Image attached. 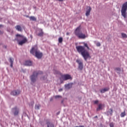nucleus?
Returning a JSON list of instances; mask_svg holds the SVG:
<instances>
[{
  "mask_svg": "<svg viewBox=\"0 0 127 127\" xmlns=\"http://www.w3.org/2000/svg\"><path fill=\"white\" fill-rule=\"evenodd\" d=\"M83 45V46H76L75 48L76 49V51L77 52L79 53V54L82 56V57L84 59V61H87V59L89 58H91V56L89 51L85 49V47L87 48V50H89L90 48L88 46L87 43L85 42L82 43Z\"/></svg>",
  "mask_w": 127,
  "mask_h": 127,
  "instance_id": "1",
  "label": "nucleus"
},
{
  "mask_svg": "<svg viewBox=\"0 0 127 127\" xmlns=\"http://www.w3.org/2000/svg\"><path fill=\"white\" fill-rule=\"evenodd\" d=\"M74 35H75L78 39H85L87 38V36L82 32L81 25L75 28V30H74Z\"/></svg>",
  "mask_w": 127,
  "mask_h": 127,
  "instance_id": "2",
  "label": "nucleus"
},
{
  "mask_svg": "<svg viewBox=\"0 0 127 127\" xmlns=\"http://www.w3.org/2000/svg\"><path fill=\"white\" fill-rule=\"evenodd\" d=\"M16 37L15 39V40L18 42L19 45L22 46L23 44H25L28 41V40L26 38V37L22 35L17 34L16 35Z\"/></svg>",
  "mask_w": 127,
  "mask_h": 127,
  "instance_id": "3",
  "label": "nucleus"
},
{
  "mask_svg": "<svg viewBox=\"0 0 127 127\" xmlns=\"http://www.w3.org/2000/svg\"><path fill=\"white\" fill-rule=\"evenodd\" d=\"M30 53L38 59H41L43 56L42 53L38 50L37 46H34L32 48Z\"/></svg>",
  "mask_w": 127,
  "mask_h": 127,
  "instance_id": "4",
  "label": "nucleus"
},
{
  "mask_svg": "<svg viewBox=\"0 0 127 127\" xmlns=\"http://www.w3.org/2000/svg\"><path fill=\"white\" fill-rule=\"evenodd\" d=\"M42 74H43L42 71H34L33 74L30 76L32 82L35 83L37 80L38 75Z\"/></svg>",
  "mask_w": 127,
  "mask_h": 127,
  "instance_id": "5",
  "label": "nucleus"
},
{
  "mask_svg": "<svg viewBox=\"0 0 127 127\" xmlns=\"http://www.w3.org/2000/svg\"><path fill=\"white\" fill-rule=\"evenodd\" d=\"M127 1L125 2L123 4L122 9H121V14L122 15L126 18L127 17Z\"/></svg>",
  "mask_w": 127,
  "mask_h": 127,
  "instance_id": "6",
  "label": "nucleus"
},
{
  "mask_svg": "<svg viewBox=\"0 0 127 127\" xmlns=\"http://www.w3.org/2000/svg\"><path fill=\"white\" fill-rule=\"evenodd\" d=\"M62 79L64 81H66L68 79L72 80V77L70 74H63L62 75Z\"/></svg>",
  "mask_w": 127,
  "mask_h": 127,
  "instance_id": "7",
  "label": "nucleus"
},
{
  "mask_svg": "<svg viewBox=\"0 0 127 127\" xmlns=\"http://www.w3.org/2000/svg\"><path fill=\"white\" fill-rule=\"evenodd\" d=\"M76 63L78 64V69L82 70L83 68L82 61H81V60H76Z\"/></svg>",
  "mask_w": 127,
  "mask_h": 127,
  "instance_id": "8",
  "label": "nucleus"
},
{
  "mask_svg": "<svg viewBox=\"0 0 127 127\" xmlns=\"http://www.w3.org/2000/svg\"><path fill=\"white\" fill-rule=\"evenodd\" d=\"M21 91L19 90H14L11 92L10 94L14 96H17L19 95Z\"/></svg>",
  "mask_w": 127,
  "mask_h": 127,
  "instance_id": "9",
  "label": "nucleus"
},
{
  "mask_svg": "<svg viewBox=\"0 0 127 127\" xmlns=\"http://www.w3.org/2000/svg\"><path fill=\"white\" fill-rule=\"evenodd\" d=\"M37 35L39 37H43L44 35V32H43V29L41 28L38 29Z\"/></svg>",
  "mask_w": 127,
  "mask_h": 127,
  "instance_id": "10",
  "label": "nucleus"
},
{
  "mask_svg": "<svg viewBox=\"0 0 127 127\" xmlns=\"http://www.w3.org/2000/svg\"><path fill=\"white\" fill-rule=\"evenodd\" d=\"M14 116H17L19 114V109L16 107L12 109Z\"/></svg>",
  "mask_w": 127,
  "mask_h": 127,
  "instance_id": "11",
  "label": "nucleus"
},
{
  "mask_svg": "<svg viewBox=\"0 0 127 127\" xmlns=\"http://www.w3.org/2000/svg\"><path fill=\"white\" fill-rule=\"evenodd\" d=\"M91 11V7L90 6H87L86 13H85V15H86V16H88L90 15Z\"/></svg>",
  "mask_w": 127,
  "mask_h": 127,
  "instance_id": "12",
  "label": "nucleus"
},
{
  "mask_svg": "<svg viewBox=\"0 0 127 127\" xmlns=\"http://www.w3.org/2000/svg\"><path fill=\"white\" fill-rule=\"evenodd\" d=\"M25 65L26 66H31L32 65V63L31 61H26L25 63Z\"/></svg>",
  "mask_w": 127,
  "mask_h": 127,
  "instance_id": "13",
  "label": "nucleus"
},
{
  "mask_svg": "<svg viewBox=\"0 0 127 127\" xmlns=\"http://www.w3.org/2000/svg\"><path fill=\"white\" fill-rule=\"evenodd\" d=\"M15 28L19 32H22V27H21L20 25H17L15 26Z\"/></svg>",
  "mask_w": 127,
  "mask_h": 127,
  "instance_id": "14",
  "label": "nucleus"
},
{
  "mask_svg": "<svg viewBox=\"0 0 127 127\" xmlns=\"http://www.w3.org/2000/svg\"><path fill=\"white\" fill-rule=\"evenodd\" d=\"M109 90H110L109 88H104L103 89L101 90L100 92L101 93H104L106 91H108Z\"/></svg>",
  "mask_w": 127,
  "mask_h": 127,
  "instance_id": "15",
  "label": "nucleus"
},
{
  "mask_svg": "<svg viewBox=\"0 0 127 127\" xmlns=\"http://www.w3.org/2000/svg\"><path fill=\"white\" fill-rule=\"evenodd\" d=\"M47 127H54V125L51 122L48 121L46 123Z\"/></svg>",
  "mask_w": 127,
  "mask_h": 127,
  "instance_id": "16",
  "label": "nucleus"
},
{
  "mask_svg": "<svg viewBox=\"0 0 127 127\" xmlns=\"http://www.w3.org/2000/svg\"><path fill=\"white\" fill-rule=\"evenodd\" d=\"M72 83H68V84H65V88L69 89L72 88Z\"/></svg>",
  "mask_w": 127,
  "mask_h": 127,
  "instance_id": "17",
  "label": "nucleus"
},
{
  "mask_svg": "<svg viewBox=\"0 0 127 127\" xmlns=\"http://www.w3.org/2000/svg\"><path fill=\"white\" fill-rule=\"evenodd\" d=\"M102 107H103L102 104H100L98 105V107L96 109V111H99L100 110H102Z\"/></svg>",
  "mask_w": 127,
  "mask_h": 127,
  "instance_id": "18",
  "label": "nucleus"
},
{
  "mask_svg": "<svg viewBox=\"0 0 127 127\" xmlns=\"http://www.w3.org/2000/svg\"><path fill=\"white\" fill-rule=\"evenodd\" d=\"M29 18L31 21H36L37 20V18L34 16H30Z\"/></svg>",
  "mask_w": 127,
  "mask_h": 127,
  "instance_id": "19",
  "label": "nucleus"
},
{
  "mask_svg": "<svg viewBox=\"0 0 127 127\" xmlns=\"http://www.w3.org/2000/svg\"><path fill=\"white\" fill-rule=\"evenodd\" d=\"M126 116V111L125 110L123 112H122L120 116L122 118L125 117Z\"/></svg>",
  "mask_w": 127,
  "mask_h": 127,
  "instance_id": "20",
  "label": "nucleus"
},
{
  "mask_svg": "<svg viewBox=\"0 0 127 127\" xmlns=\"http://www.w3.org/2000/svg\"><path fill=\"white\" fill-rule=\"evenodd\" d=\"M121 36L123 38H127V35L126 33H122Z\"/></svg>",
  "mask_w": 127,
  "mask_h": 127,
  "instance_id": "21",
  "label": "nucleus"
},
{
  "mask_svg": "<svg viewBox=\"0 0 127 127\" xmlns=\"http://www.w3.org/2000/svg\"><path fill=\"white\" fill-rule=\"evenodd\" d=\"M63 42V38L62 37L59 38V43H62Z\"/></svg>",
  "mask_w": 127,
  "mask_h": 127,
  "instance_id": "22",
  "label": "nucleus"
},
{
  "mask_svg": "<svg viewBox=\"0 0 127 127\" xmlns=\"http://www.w3.org/2000/svg\"><path fill=\"white\" fill-rule=\"evenodd\" d=\"M109 114H110L111 116H112L113 113V110L112 109H110V111L109 112Z\"/></svg>",
  "mask_w": 127,
  "mask_h": 127,
  "instance_id": "23",
  "label": "nucleus"
},
{
  "mask_svg": "<svg viewBox=\"0 0 127 127\" xmlns=\"http://www.w3.org/2000/svg\"><path fill=\"white\" fill-rule=\"evenodd\" d=\"M40 107H41V105L40 104L35 106V109L36 110H39Z\"/></svg>",
  "mask_w": 127,
  "mask_h": 127,
  "instance_id": "24",
  "label": "nucleus"
},
{
  "mask_svg": "<svg viewBox=\"0 0 127 127\" xmlns=\"http://www.w3.org/2000/svg\"><path fill=\"white\" fill-rule=\"evenodd\" d=\"M13 61H14V59H12V58H9V62L10 63H13Z\"/></svg>",
  "mask_w": 127,
  "mask_h": 127,
  "instance_id": "25",
  "label": "nucleus"
},
{
  "mask_svg": "<svg viewBox=\"0 0 127 127\" xmlns=\"http://www.w3.org/2000/svg\"><path fill=\"white\" fill-rule=\"evenodd\" d=\"M115 70H116L117 71H121V67H116Z\"/></svg>",
  "mask_w": 127,
  "mask_h": 127,
  "instance_id": "26",
  "label": "nucleus"
},
{
  "mask_svg": "<svg viewBox=\"0 0 127 127\" xmlns=\"http://www.w3.org/2000/svg\"><path fill=\"white\" fill-rule=\"evenodd\" d=\"M96 46L97 47H100L101 46V43L100 42H97L96 43Z\"/></svg>",
  "mask_w": 127,
  "mask_h": 127,
  "instance_id": "27",
  "label": "nucleus"
},
{
  "mask_svg": "<svg viewBox=\"0 0 127 127\" xmlns=\"http://www.w3.org/2000/svg\"><path fill=\"white\" fill-rule=\"evenodd\" d=\"M110 127H114V124L113 123H111L110 124Z\"/></svg>",
  "mask_w": 127,
  "mask_h": 127,
  "instance_id": "28",
  "label": "nucleus"
},
{
  "mask_svg": "<svg viewBox=\"0 0 127 127\" xmlns=\"http://www.w3.org/2000/svg\"><path fill=\"white\" fill-rule=\"evenodd\" d=\"M99 103V101L96 100L94 102V104H97Z\"/></svg>",
  "mask_w": 127,
  "mask_h": 127,
  "instance_id": "29",
  "label": "nucleus"
},
{
  "mask_svg": "<svg viewBox=\"0 0 127 127\" xmlns=\"http://www.w3.org/2000/svg\"><path fill=\"white\" fill-rule=\"evenodd\" d=\"M62 97L61 96H55V98L56 99H57V98H61Z\"/></svg>",
  "mask_w": 127,
  "mask_h": 127,
  "instance_id": "30",
  "label": "nucleus"
},
{
  "mask_svg": "<svg viewBox=\"0 0 127 127\" xmlns=\"http://www.w3.org/2000/svg\"><path fill=\"white\" fill-rule=\"evenodd\" d=\"M10 64H11L10 66H11V67H13V63H10Z\"/></svg>",
  "mask_w": 127,
  "mask_h": 127,
  "instance_id": "31",
  "label": "nucleus"
},
{
  "mask_svg": "<svg viewBox=\"0 0 127 127\" xmlns=\"http://www.w3.org/2000/svg\"><path fill=\"white\" fill-rule=\"evenodd\" d=\"M3 34V31H1L0 30V34Z\"/></svg>",
  "mask_w": 127,
  "mask_h": 127,
  "instance_id": "32",
  "label": "nucleus"
},
{
  "mask_svg": "<svg viewBox=\"0 0 127 127\" xmlns=\"http://www.w3.org/2000/svg\"><path fill=\"white\" fill-rule=\"evenodd\" d=\"M85 127L84 126H79V127Z\"/></svg>",
  "mask_w": 127,
  "mask_h": 127,
  "instance_id": "33",
  "label": "nucleus"
},
{
  "mask_svg": "<svg viewBox=\"0 0 127 127\" xmlns=\"http://www.w3.org/2000/svg\"><path fill=\"white\" fill-rule=\"evenodd\" d=\"M59 91H60V92L62 91H63V89H61Z\"/></svg>",
  "mask_w": 127,
  "mask_h": 127,
  "instance_id": "34",
  "label": "nucleus"
},
{
  "mask_svg": "<svg viewBox=\"0 0 127 127\" xmlns=\"http://www.w3.org/2000/svg\"><path fill=\"white\" fill-rule=\"evenodd\" d=\"M59 0V1H64V0Z\"/></svg>",
  "mask_w": 127,
  "mask_h": 127,
  "instance_id": "35",
  "label": "nucleus"
},
{
  "mask_svg": "<svg viewBox=\"0 0 127 127\" xmlns=\"http://www.w3.org/2000/svg\"><path fill=\"white\" fill-rule=\"evenodd\" d=\"M98 118L97 116H96L95 117H94V118Z\"/></svg>",
  "mask_w": 127,
  "mask_h": 127,
  "instance_id": "36",
  "label": "nucleus"
},
{
  "mask_svg": "<svg viewBox=\"0 0 127 127\" xmlns=\"http://www.w3.org/2000/svg\"><path fill=\"white\" fill-rule=\"evenodd\" d=\"M2 27V25H0V28Z\"/></svg>",
  "mask_w": 127,
  "mask_h": 127,
  "instance_id": "37",
  "label": "nucleus"
},
{
  "mask_svg": "<svg viewBox=\"0 0 127 127\" xmlns=\"http://www.w3.org/2000/svg\"><path fill=\"white\" fill-rule=\"evenodd\" d=\"M30 37H31V39H32V38H33V36H32V35H31Z\"/></svg>",
  "mask_w": 127,
  "mask_h": 127,
  "instance_id": "38",
  "label": "nucleus"
},
{
  "mask_svg": "<svg viewBox=\"0 0 127 127\" xmlns=\"http://www.w3.org/2000/svg\"><path fill=\"white\" fill-rule=\"evenodd\" d=\"M26 17H27V18H29V17H30V16H28V15H27Z\"/></svg>",
  "mask_w": 127,
  "mask_h": 127,
  "instance_id": "39",
  "label": "nucleus"
},
{
  "mask_svg": "<svg viewBox=\"0 0 127 127\" xmlns=\"http://www.w3.org/2000/svg\"><path fill=\"white\" fill-rule=\"evenodd\" d=\"M64 102V101H62V103H63Z\"/></svg>",
  "mask_w": 127,
  "mask_h": 127,
  "instance_id": "40",
  "label": "nucleus"
},
{
  "mask_svg": "<svg viewBox=\"0 0 127 127\" xmlns=\"http://www.w3.org/2000/svg\"><path fill=\"white\" fill-rule=\"evenodd\" d=\"M66 35H68V33H66Z\"/></svg>",
  "mask_w": 127,
  "mask_h": 127,
  "instance_id": "41",
  "label": "nucleus"
},
{
  "mask_svg": "<svg viewBox=\"0 0 127 127\" xmlns=\"http://www.w3.org/2000/svg\"><path fill=\"white\" fill-rule=\"evenodd\" d=\"M43 79H45V78H43Z\"/></svg>",
  "mask_w": 127,
  "mask_h": 127,
  "instance_id": "42",
  "label": "nucleus"
}]
</instances>
